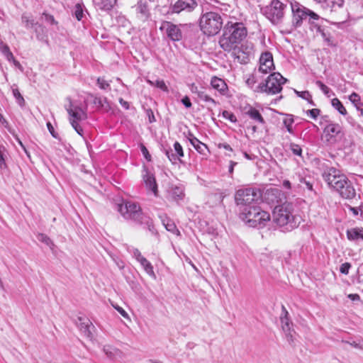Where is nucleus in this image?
Instances as JSON below:
<instances>
[{
	"instance_id": "1",
	"label": "nucleus",
	"mask_w": 363,
	"mask_h": 363,
	"mask_svg": "<svg viewBox=\"0 0 363 363\" xmlns=\"http://www.w3.org/2000/svg\"><path fill=\"white\" fill-rule=\"evenodd\" d=\"M247 34V30L243 23L228 21L223 27L218 43L224 51L231 52L240 44Z\"/></svg>"
},
{
	"instance_id": "2",
	"label": "nucleus",
	"mask_w": 363,
	"mask_h": 363,
	"mask_svg": "<svg viewBox=\"0 0 363 363\" xmlns=\"http://www.w3.org/2000/svg\"><path fill=\"white\" fill-rule=\"evenodd\" d=\"M301 217L295 213V205L286 202L274 208L273 211V220L283 230L291 231L297 228L301 222Z\"/></svg>"
},
{
	"instance_id": "3",
	"label": "nucleus",
	"mask_w": 363,
	"mask_h": 363,
	"mask_svg": "<svg viewBox=\"0 0 363 363\" xmlns=\"http://www.w3.org/2000/svg\"><path fill=\"white\" fill-rule=\"evenodd\" d=\"M118 211L125 220H130L139 225H145L150 231H152V220L143 212L138 203L130 201H124L118 205Z\"/></svg>"
},
{
	"instance_id": "4",
	"label": "nucleus",
	"mask_w": 363,
	"mask_h": 363,
	"mask_svg": "<svg viewBox=\"0 0 363 363\" xmlns=\"http://www.w3.org/2000/svg\"><path fill=\"white\" fill-rule=\"evenodd\" d=\"M223 25L221 15L214 11L202 12L199 18L201 30L208 36L218 34Z\"/></svg>"
},
{
	"instance_id": "5",
	"label": "nucleus",
	"mask_w": 363,
	"mask_h": 363,
	"mask_svg": "<svg viewBox=\"0 0 363 363\" xmlns=\"http://www.w3.org/2000/svg\"><path fill=\"white\" fill-rule=\"evenodd\" d=\"M261 198L262 193L260 190L254 187L238 189L235 196L239 211L257 204Z\"/></svg>"
},
{
	"instance_id": "6",
	"label": "nucleus",
	"mask_w": 363,
	"mask_h": 363,
	"mask_svg": "<svg viewBox=\"0 0 363 363\" xmlns=\"http://www.w3.org/2000/svg\"><path fill=\"white\" fill-rule=\"evenodd\" d=\"M287 79L280 73L274 72L267 79L265 83H261L255 89V91L265 92L268 94H276L282 89V85L286 83Z\"/></svg>"
},
{
	"instance_id": "7",
	"label": "nucleus",
	"mask_w": 363,
	"mask_h": 363,
	"mask_svg": "<svg viewBox=\"0 0 363 363\" xmlns=\"http://www.w3.org/2000/svg\"><path fill=\"white\" fill-rule=\"evenodd\" d=\"M66 110L68 113L69 121L72 127L79 135L83 137L84 130L79 125V122L87 118L86 109L70 101L69 106H66Z\"/></svg>"
},
{
	"instance_id": "8",
	"label": "nucleus",
	"mask_w": 363,
	"mask_h": 363,
	"mask_svg": "<svg viewBox=\"0 0 363 363\" xmlns=\"http://www.w3.org/2000/svg\"><path fill=\"white\" fill-rule=\"evenodd\" d=\"M287 4L280 0H272L269 5L262 9L263 14L274 24L280 23L284 16Z\"/></svg>"
},
{
	"instance_id": "9",
	"label": "nucleus",
	"mask_w": 363,
	"mask_h": 363,
	"mask_svg": "<svg viewBox=\"0 0 363 363\" xmlns=\"http://www.w3.org/2000/svg\"><path fill=\"white\" fill-rule=\"evenodd\" d=\"M322 177L328 186L335 190L345 181L346 176L335 167H330L323 170Z\"/></svg>"
},
{
	"instance_id": "10",
	"label": "nucleus",
	"mask_w": 363,
	"mask_h": 363,
	"mask_svg": "<svg viewBox=\"0 0 363 363\" xmlns=\"http://www.w3.org/2000/svg\"><path fill=\"white\" fill-rule=\"evenodd\" d=\"M292 12V25L295 28L300 27L303 21L308 16L309 9L298 2L291 3Z\"/></svg>"
},
{
	"instance_id": "11",
	"label": "nucleus",
	"mask_w": 363,
	"mask_h": 363,
	"mask_svg": "<svg viewBox=\"0 0 363 363\" xmlns=\"http://www.w3.org/2000/svg\"><path fill=\"white\" fill-rule=\"evenodd\" d=\"M182 26H183L182 24L176 25L170 21H164L160 26V30H164L167 36L172 41L177 42L182 40L183 38Z\"/></svg>"
},
{
	"instance_id": "12",
	"label": "nucleus",
	"mask_w": 363,
	"mask_h": 363,
	"mask_svg": "<svg viewBox=\"0 0 363 363\" xmlns=\"http://www.w3.org/2000/svg\"><path fill=\"white\" fill-rule=\"evenodd\" d=\"M274 69L273 57L272 53L265 52L262 53L259 58V66L258 69H255L260 75L269 73Z\"/></svg>"
},
{
	"instance_id": "13",
	"label": "nucleus",
	"mask_w": 363,
	"mask_h": 363,
	"mask_svg": "<svg viewBox=\"0 0 363 363\" xmlns=\"http://www.w3.org/2000/svg\"><path fill=\"white\" fill-rule=\"evenodd\" d=\"M174 148H165L164 152L168 157L169 160L173 164L182 162L181 158L184 157V150L180 143L176 141L173 145Z\"/></svg>"
},
{
	"instance_id": "14",
	"label": "nucleus",
	"mask_w": 363,
	"mask_h": 363,
	"mask_svg": "<svg viewBox=\"0 0 363 363\" xmlns=\"http://www.w3.org/2000/svg\"><path fill=\"white\" fill-rule=\"evenodd\" d=\"M198 6L196 0H177L172 5V13H179L182 11L191 12Z\"/></svg>"
},
{
	"instance_id": "15",
	"label": "nucleus",
	"mask_w": 363,
	"mask_h": 363,
	"mask_svg": "<svg viewBox=\"0 0 363 363\" xmlns=\"http://www.w3.org/2000/svg\"><path fill=\"white\" fill-rule=\"evenodd\" d=\"M281 328L286 334V337L289 342H293L294 341V333L295 332L292 329V323L290 321L289 318V313L284 306H282V313L281 316Z\"/></svg>"
},
{
	"instance_id": "16",
	"label": "nucleus",
	"mask_w": 363,
	"mask_h": 363,
	"mask_svg": "<svg viewBox=\"0 0 363 363\" xmlns=\"http://www.w3.org/2000/svg\"><path fill=\"white\" fill-rule=\"evenodd\" d=\"M344 199H352L356 196V191L352 182L345 177V181L335 189Z\"/></svg>"
},
{
	"instance_id": "17",
	"label": "nucleus",
	"mask_w": 363,
	"mask_h": 363,
	"mask_svg": "<svg viewBox=\"0 0 363 363\" xmlns=\"http://www.w3.org/2000/svg\"><path fill=\"white\" fill-rule=\"evenodd\" d=\"M342 127L338 123L330 122L324 128L323 133L327 142L333 143L336 138L341 133Z\"/></svg>"
},
{
	"instance_id": "18",
	"label": "nucleus",
	"mask_w": 363,
	"mask_h": 363,
	"mask_svg": "<svg viewBox=\"0 0 363 363\" xmlns=\"http://www.w3.org/2000/svg\"><path fill=\"white\" fill-rule=\"evenodd\" d=\"M142 176L146 188L157 196L158 194V189L154 174L149 171L146 167H144Z\"/></svg>"
},
{
	"instance_id": "19",
	"label": "nucleus",
	"mask_w": 363,
	"mask_h": 363,
	"mask_svg": "<svg viewBox=\"0 0 363 363\" xmlns=\"http://www.w3.org/2000/svg\"><path fill=\"white\" fill-rule=\"evenodd\" d=\"M118 0H92L94 8L102 12L110 13L117 6Z\"/></svg>"
},
{
	"instance_id": "20",
	"label": "nucleus",
	"mask_w": 363,
	"mask_h": 363,
	"mask_svg": "<svg viewBox=\"0 0 363 363\" xmlns=\"http://www.w3.org/2000/svg\"><path fill=\"white\" fill-rule=\"evenodd\" d=\"M254 219H252L250 227L262 228L270 220V215L267 211L259 208Z\"/></svg>"
},
{
	"instance_id": "21",
	"label": "nucleus",
	"mask_w": 363,
	"mask_h": 363,
	"mask_svg": "<svg viewBox=\"0 0 363 363\" xmlns=\"http://www.w3.org/2000/svg\"><path fill=\"white\" fill-rule=\"evenodd\" d=\"M260 207L257 204L252 205L247 208L240 210V218L250 226L252 219L255 218L257 213L259 211Z\"/></svg>"
},
{
	"instance_id": "22",
	"label": "nucleus",
	"mask_w": 363,
	"mask_h": 363,
	"mask_svg": "<svg viewBox=\"0 0 363 363\" xmlns=\"http://www.w3.org/2000/svg\"><path fill=\"white\" fill-rule=\"evenodd\" d=\"M77 325L80 331L84 335V336L89 338L92 337V333L91 329L94 328V326L87 318L78 317Z\"/></svg>"
},
{
	"instance_id": "23",
	"label": "nucleus",
	"mask_w": 363,
	"mask_h": 363,
	"mask_svg": "<svg viewBox=\"0 0 363 363\" xmlns=\"http://www.w3.org/2000/svg\"><path fill=\"white\" fill-rule=\"evenodd\" d=\"M231 51L235 58L241 64H247L250 60V52L249 51H244L242 47L238 45L235 49Z\"/></svg>"
},
{
	"instance_id": "24",
	"label": "nucleus",
	"mask_w": 363,
	"mask_h": 363,
	"mask_svg": "<svg viewBox=\"0 0 363 363\" xmlns=\"http://www.w3.org/2000/svg\"><path fill=\"white\" fill-rule=\"evenodd\" d=\"M211 85L222 95L226 94L228 91V86L225 81L217 77H212L211 80Z\"/></svg>"
},
{
	"instance_id": "25",
	"label": "nucleus",
	"mask_w": 363,
	"mask_h": 363,
	"mask_svg": "<svg viewBox=\"0 0 363 363\" xmlns=\"http://www.w3.org/2000/svg\"><path fill=\"white\" fill-rule=\"evenodd\" d=\"M1 53L9 62H11L14 65L15 67L22 70V66L18 61L16 60L8 45L1 44Z\"/></svg>"
},
{
	"instance_id": "26",
	"label": "nucleus",
	"mask_w": 363,
	"mask_h": 363,
	"mask_svg": "<svg viewBox=\"0 0 363 363\" xmlns=\"http://www.w3.org/2000/svg\"><path fill=\"white\" fill-rule=\"evenodd\" d=\"M347 238L351 241L363 240V228H352L346 232Z\"/></svg>"
},
{
	"instance_id": "27",
	"label": "nucleus",
	"mask_w": 363,
	"mask_h": 363,
	"mask_svg": "<svg viewBox=\"0 0 363 363\" xmlns=\"http://www.w3.org/2000/svg\"><path fill=\"white\" fill-rule=\"evenodd\" d=\"M190 138H189L190 143L196 149L197 152L201 154L205 155L206 150H208L206 145L201 143L199 139L194 136L191 133L189 134Z\"/></svg>"
},
{
	"instance_id": "28",
	"label": "nucleus",
	"mask_w": 363,
	"mask_h": 363,
	"mask_svg": "<svg viewBox=\"0 0 363 363\" xmlns=\"http://www.w3.org/2000/svg\"><path fill=\"white\" fill-rule=\"evenodd\" d=\"M169 194L171 199L176 201L182 200L184 196L183 188L177 186H172Z\"/></svg>"
},
{
	"instance_id": "29",
	"label": "nucleus",
	"mask_w": 363,
	"mask_h": 363,
	"mask_svg": "<svg viewBox=\"0 0 363 363\" xmlns=\"http://www.w3.org/2000/svg\"><path fill=\"white\" fill-rule=\"evenodd\" d=\"M103 350L109 359H115L117 357H120L121 354V352L118 349L111 345L104 346Z\"/></svg>"
},
{
	"instance_id": "30",
	"label": "nucleus",
	"mask_w": 363,
	"mask_h": 363,
	"mask_svg": "<svg viewBox=\"0 0 363 363\" xmlns=\"http://www.w3.org/2000/svg\"><path fill=\"white\" fill-rule=\"evenodd\" d=\"M249 117L255 121V122H257L260 124L264 123V120L262 115L260 114L259 111L257 110L255 108L250 107V109L246 113Z\"/></svg>"
},
{
	"instance_id": "31",
	"label": "nucleus",
	"mask_w": 363,
	"mask_h": 363,
	"mask_svg": "<svg viewBox=\"0 0 363 363\" xmlns=\"http://www.w3.org/2000/svg\"><path fill=\"white\" fill-rule=\"evenodd\" d=\"M138 262L143 266L144 270L146 272V273L148 275H150L152 277L155 278V274L154 270H153V267L151 264V263L145 257H143Z\"/></svg>"
},
{
	"instance_id": "32",
	"label": "nucleus",
	"mask_w": 363,
	"mask_h": 363,
	"mask_svg": "<svg viewBox=\"0 0 363 363\" xmlns=\"http://www.w3.org/2000/svg\"><path fill=\"white\" fill-rule=\"evenodd\" d=\"M261 77L262 75L255 70L254 72L248 77L245 82L249 87L253 89L255 84L258 82Z\"/></svg>"
},
{
	"instance_id": "33",
	"label": "nucleus",
	"mask_w": 363,
	"mask_h": 363,
	"mask_svg": "<svg viewBox=\"0 0 363 363\" xmlns=\"http://www.w3.org/2000/svg\"><path fill=\"white\" fill-rule=\"evenodd\" d=\"M332 106L336 109L341 115L345 116L347 112L342 102L337 99L335 98L331 101Z\"/></svg>"
},
{
	"instance_id": "34",
	"label": "nucleus",
	"mask_w": 363,
	"mask_h": 363,
	"mask_svg": "<svg viewBox=\"0 0 363 363\" xmlns=\"http://www.w3.org/2000/svg\"><path fill=\"white\" fill-rule=\"evenodd\" d=\"M22 23L24 24L25 27H26L27 28H34L35 26L36 27L38 23H35L34 19L30 16H28L27 14H23L22 16Z\"/></svg>"
},
{
	"instance_id": "35",
	"label": "nucleus",
	"mask_w": 363,
	"mask_h": 363,
	"mask_svg": "<svg viewBox=\"0 0 363 363\" xmlns=\"http://www.w3.org/2000/svg\"><path fill=\"white\" fill-rule=\"evenodd\" d=\"M198 97L201 101L207 102L211 105V107L208 108V109H210L212 106H216L217 104V102L213 98H211L210 96L206 94L204 91L198 93Z\"/></svg>"
},
{
	"instance_id": "36",
	"label": "nucleus",
	"mask_w": 363,
	"mask_h": 363,
	"mask_svg": "<svg viewBox=\"0 0 363 363\" xmlns=\"http://www.w3.org/2000/svg\"><path fill=\"white\" fill-rule=\"evenodd\" d=\"M294 118L291 115L286 114L284 118L283 119V123L287 129V131L289 133H293L294 130L292 128V125L294 123Z\"/></svg>"
},
{
	"instance_id": "37",
	"label": "nucleus",
	"mask_w": 363,
	"mask_h": 363,
	"mask_svg": "<svg viewBox=\"0 0 363 363\" xmlns=\"http://www.w3.org/2000/svg\"><path fill=\"white\" fill-rule=\"evenodd\" d=\"M73 15L78 21H81L84 17L83 4L78 3L77 4L73 9Z\"/></svg>"
},
{
	"instance_id": "38",
	"label": "nucleus",
	"mask_w": 363,
	"mask_h": 363,
	"mask_svg": "<svg viewBox=\"0 0 363 363\" xmlns=\"http://www.w3.org/2000/svg\"><path fill=\"white\" fill-rule=\"evenodd\" d=\"M350 100L355 104L358 110H361L362 113H363V110L360 108L362 106H363V104L360 103V96L357 93L353 92L350 96Z\"/></svg>"
},
{
	"instance_id": "39",
	"label": "nucleus",
	"mask_w": 363,
	"mask_h": 363,
	"mask_svg": "<svg viewBox=\"0 0 363 363\" xmlns=\"http://www.w3.org/2000/svg\"><path fill=\"white\" fill-rule=\"evenodd\" d=\"M147 83L150 84L151 86H156L164 91H168V88H167V85L165 84V82H164V80L157 79L155 82L151 81V80H147Z\"/></svg>"
},
{
	"instance_id": "40",
	"label": "nucleus",
	"mask_w": 363,
	"mask_h": 363,
	"mask_svg": "<svg viewBox=\"0 0 363 363\" xmlns=\"http://www.w3.org/2000/svg\"><path fill=\"white\" fill-rule=\"evenodd\" d=\"M12 92L16 103L21 107L25 105V100L17 88H13Z\"/></svg>"
},
{
	"instance_id": "41",
	"label": "nucleus",
	"mask_w": 363,
	"mask_h": 363,
	"mask_svg": "<svg viewBox=\"0 0 363 363\" xmlns=\"http://www.w3.org/2000/svg\"><path fill=\"white\" fill-rule=\"evenodd\" d=\"M37 238L40 242L45 243L48 247H50V249H52L54 243L48 235L40 233L38 235Z\"/></svg>"
},
{
	"instance_id": "42",
	"label": "nucleus",
	"mask_w": 363,
	"mask_h": 363,
	"mask_svg": "<svg viewBox=\"0 0 363 363\" xmlns=\"http://www.w3.org/2000/svg\"><path fill=\"white\" fill-rule=\"evenodd\" d=\"M296 93L297 94V95L299 97L307 100L311 104L314 105L313 101L312 100V96L309 91H296Z\"/></svg>"
},
{
	"instance_id": "43",
	"label": "nucleus",
	"mask_w": 363,
	"mask_h": 363,
	"mask_svg": "<svg viewBox=\"0 0 363 363\" xmlns=\"http://www.w3.org/2000/svg\"><path fill=\"white\" fill-rule=\"evenodd\" d=\"M164 226L167 230L178 235L180 234L179 230L177 228L175 224L173 222L168 221L166 224H164Z\"/></svg>"
},
{
	"instance_id": "44",
	"label": "nucleus",
	"mask_w": 363,
	"mask_h": 363,
	"mask_svg": "<svg viewBox=\"0 0 363 363\" xmlns=\"http://www.w3.org/2000/svg\"><path fill=\"white\" fill-rule=\"evenodd\" d=\"M289 149L294 155L301 156L302 149L300 145L291 143L289 145Z\"/></svg>"
},
{
	"instance_id": "45",
	"label": "nucleus",
	"mask_w": 363,
	"mask_h": 363,
	"mask_svg": "<svg viewBox=\"0 0 363 363\" xmlns=\"http://www.w3.org/2000/svg\"><path fill=\"white\" fill-rule=\"evenodd\" d=\"M316 85L320 89V90L323 92L325 95L327 96H330V92L331 91L330 89L324 84L321 81H316Z\"/></svg>"
},
{
	"instance_id": "46",
	"label": "nucleus",
	"mask_w": 363,
	"mask_h": 363,
	"mask_svg": "<svg viewBox=\"0 0 363 363\" xmlns=\"http://www.w3.org/2000/svg\"><path fill=\"white\" fill-rule=\"evenodd\" d=\"M222 116L224 118L229 120L230 122L235 123L237 121L236 116L228 111H223Z\"/></svg>"
},
{
	"instance_id": "47",
	"label": "nucleus",
	"mask_w": 363,
	"mask_h": 363,
	"mask_svg": "<svg viewBox=\"0 0 363 363\" xmlns=\"http://www.w3.org/2000/svg\"><path fill=\"white\" fill-rule=\"evenodd\" d=\"M97 84L101 89H110V84L107 82L104 78L99 77L97 79Z\"/></svg>"
},
{
	"instance_id": "48",
	"label": "nucleus",
	"mask_w": 363,
	"mask_h": 363,
	"mask_svg": "<svg viewBox=\"0 0 363 363\" xmlns=\"http://www.w3.org/2000/svg\"><path fill=\"white\" fill-rule=\"evenodd\" d=\"M43 30H44V28L38 24L36 27H35V31L36 33V38L39 40H41V41H44L45 40V36L41 34L40 31L42 33H43Z\"/></svg>"
},
{
	"instance_id": "49",
	"label": "nucleus",
	"mask_w": 363,
	"mask_h": 363,
	"mask_svg": "<svg viewBox=\"0 0 363 363\" xmlns=\"http://www.w3.org/2000/svg\"><path fill=\"white\" fill-rule=\"evenodd\" d=\"M320 113V109L313 108L306 111V115L313 119H316Z\"/></svg>"
},
{
	"instance_id": "50",
	"label": "nucleus",
	"mask_w": 363,
	"mask_h": 363,
	"mask_svg": "<svg viewBox=\"0 0 363 363\" xmlns=\"http://www.w3.org/2000/svg\"><path fill=\"white\" fill-rule=\"evenodd\" d=\"M138 13H140L143 17H147L148 13L147 8L144 4H139L137 6Z\"/></svg>"
},
{
	"instance_id": "51",
	"label": "nucleus",
	"mask_w": 363,
	"mask_h": 363,
	"mask_svg": "<svg viewBox=\"0 0 363 363\" xmlns=\"http://www.w3.org/2000/svg\"><path fill=\"white\" fill-rule=\"evenodd\" d=\"M43 15L45 16V20L48 23H50L51 25H55L57 26L58 24L57 21H55L54 16L52 15L43 13Z\"/></svg>"
},
{
	"instance_id": "52",
	"label": "nucleus",
	"mask_w": 363,
	"mask_h": 363,
	"mask_svg": "<svg viewBox=\"0 0 363 363\" xmlns=\"http://www.w3.org/2000/svg\"><path fill=\"white\" fill-rule=\"evenodd\" d=\"M351 267V264L349 262H345L341 264L340 271L342 274H347L349 273V270Z\"/></svg>"
},
{
	"instance_id": "53",
	"label": "nucleus",
	"mask_w": 363,
	"mask_h": 363,
	"mask_svg": "<svg viewBox=\"0 0 363 363\" xmlns=\"http://www.w3.org/2000/svg\"><path fill=\"white\" fill-rule=\"evenodd\" d=\"M140 150H141V152H142L143 156L145 157V158L147 161H150L151 160V155L149 153L148 150L146 148V147L145 145H141Z\"/></svg>"
},
{
	"instance_id": "54",
	"label": "nucleus",
	"mask_w": 363,
	"mask_h": 363,
	"mask_svg": "<svg viewBox=\"0 0 363 363\" xmlns=\"http://www.w3.org/2000/svg\"><path fill=\"white\" fill-rule=\"evenodd\" d=\"M47 127L53 138H59L58 134L55 131V129L50 122L47 123Z\"/></svg>"
},
{
	"instance_id": "55",
	"label": "nucleus",
	"mask_w": 363,
	"mask_h": 363,
	"mask_svg": "<svg viewBox=\"0 0 363 363\" xmlns=\"http://www.w3.org/2000/svg\"><path fill=\"white\" fill-rule=\"evenodd\" d=\"M347 343H348L349 345H350L351 346H352L355 348L363 350V341H359L358 342H355V341L347 342Z\"/></svg>"
},
{
	"instance_id": "56",
	"label": "nucleus",
	"mask_w": 363,
	"mask_h": 363,
	"mask_svg": "<svg viewBox=\"0 0 363 363\" xmlns=\"http://www.w3.org/2000/svg\"><path fill=\"white\" fill-rule=\"evenodd\" d=\"M132 253H133V257L137 259V261H140V259H142L143 257V256L141 255L139 250H138L136 248L133 249Z\"/></svg>"
},
{
	"instance_id": "57",
	"label": "nucleus",
	"mask_w": 363,
	"mask_h": 363,
	"mask_svg": "<svg viewBox=\"0 0 363 363\" xmlns=\"http://www.w3.org/2000/svg\"><path fill=\"white\" fill-rule=\"evenodd\" d=\"M182 102L184 104V106L186 108H190L191 106V102L188 96H184L182 99Z\"/></svg>"
},
{
	"instance_id": "58",
	"label": "nucleus",
	"mask_w": 363,
	"mask_h": 363,
	"mask_svg": "<svg viewBox=\"0 0 363 363\" xmlns=\"http://www.w3.org/2000/svg\"><path fill=\"white\" fill-rule=\"evenodd\" d=\"M308 17H309L310 20H314V21L318 20L320 18V16L317 13H315V12H313V11H311L310 9H309Z\"/></svg>"
},
{
	"instance_id": "59",
	"label": "nucleus",
	"mask_w": 363,
	"mask_h": 363,
	"mask_svg": "<svg viewBox=\"0 0 363 363\" xmlns=\"http://www.w3.org/2000/svg\"><path fill=\"white\" fill-rule=\"evenodd\" d=\"M115 308L117 310V311L124 318H128V313H126V311L123 308H121V306H116L115 307Z\"/></svg>"
},
{
	"instance_id": "60",
	"label": "nucleus",
	"mask_w": 363,
	"mask_h": 363,
	"mask_svg": "<svg viewBox=\"0 0 363 363\" xmlns=\"http://www.w3.org/2000/svg\"><path fill=\"white\" fill-rule=\"evenodd\" d=\"M218 147L220 148H220H223V149H225L226 150H228L230 152H233V148L228 143H219L218 145Z\"/></svg>"
},
{
	"instance_id": "61",
	"label": "nucleus",
	"mask_w": 363,
	"mask_h": 363,
	"mask_svg": "<svg viewBox=\"0 0 363 363\" xmlns=\"http://www.w3.org/2000/svg\"><path fill=\"white\" fill-rule=\"evenodd\" d=\"M347 298H350L351 301H359L360 296L357 294H350L347 295Z\"/></svg>"
},
{
	"instance_id": "62",
	"label": "nucleus",
	"mask_w": 363,
	"mask_h": 363,
	"mask_svg": "<svg viewBox=\"0 0 363 363\" xmlns=\"http://www.w3.org/2000/svg\"><path fill=\"white\" fill-rule=\"evenodd\" d=\"M1 125H4L6 128L8 129V130L11 133H13V132L12 131L11 128L9 127V123L4 119L3 118V117L1 116Z\"/></svg>"
},
{
	"instance_id": "63",
	"label": "nucleus",
	"mask_w": 363,
	"mask_h": 363,
	"mask_svg": "<svg viewBox=\"0 0 363 363\" xmlns=\"http://www.w3.org/2000/svg\"><path fill=\"white\" fill-rule=\"evenodd\" d=\"M190 90L192 93L196 94L197 95H198V93L202 91H199L198 89V86H196L194 84H191Z\"/></svg>"
},
{
	"instance_id": "64",
	"label": "nucleus",
	"mask_w": 363,
	"mask_h": 363,
	"mask_svg": "<svg viewBox=\"0 0 363 363\" xmlns=\"http://www.w3.org/2000/svg\"><path fill=\"white\" fill-rule=\"evenodd\" d=\"M349 210L352 213L353 216H357L359 213V208L357 207L349 206Z\"/></svg>"
}]
</instances>
